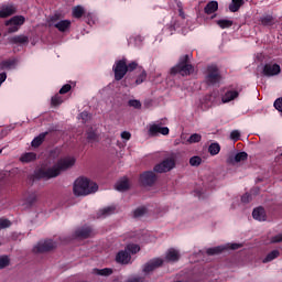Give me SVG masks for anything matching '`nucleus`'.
<instances>
[{
    "label": "nucleus",
    "instance_id": "14",
    "mask_svg": "<svg viewBox=\"0 0 282 282\" xmlns=\"http://www.w3.org/2000/svg\"><path fill=\"white\" fill-rule=\"evenodd\" d=\"M12 14H17V7H14V4L3 6L0 9V19H8V17H12Z\"/></svg>",
    "mask_w": 282,
    "mask_h": 282
},
{
    "label": "nucleus",
    "instance_id": "7",
    "mask_svg": "<svg viewBox=\"0 0 282 282\" xmlns=\"http://www.w3.org/2000/svg\"><path fill=\"white\" fill-rule=\"evenodd\" d=\"M172 169H175V160L165 159L161 163L156 164L153 171L154 173H169Z\"/></svg>",
    "mask_w": 282,
    "mask_h": 282
},
{
    "label": "nucleus",
    "instance_id": "46",
    "mask_svg": "<svg viewBox=\"0 0 282 282\" xmlns=\"http://www.w3.org/2000/svg\"><path fill=\"white\" fill-rule=\"evenodd\" d=\"M129 107H133L134 109H142V102L138 99H130L128 101Z\"/></svg>",
    "mask_w": 282,
    "mask_h": 282
},
{
    "label": "nucleus",
    "instance_id": "4",
    "mask_svg": "<svg viewBox=\"0 0 282 282\" xmlns=\"http://www.w3.org/2000/svg\"><path fill=\"white\" fill-rule=\"evenodd\" d=\"M205 80L207 85H219L221 83V73H219V67L215 64L207 66Z\"/></svg>",
    "mask_w": 282,
    "mask_h": 282
},
{
    "label": "nucleus",
    "instance_id": "64",
    "mask_svg": "<svg viewBox=\"0 0 282 282\" xmlns=\"http://www.w3.org/2000/svg\"><path fill=\"white\" fill-rule=\"evenodd\" d=\"M281 155H282V153H281Z\"/></svg>",
    "mask_w": 282,
    "mask_h": 282
},
{
    "label": "nucleus",
    "instance_id": "33",
    "mask_svg": "<svg viewBox=\"0 0 282 282\" xmlns=\"http://www.w3.org/2000/svg\"><path fill=\"white\" fill-rule=\"evenodd\" d=\"M17 65L15 59H6L0 63V68L1 69H12Z\"/></svg>",
    "mask_w": 282,
    "mask_h": 282
},
{
    "label": "nucleus",
    "instance_id": "54",
    "mask_svg": "<svg viewBox=\"0 0 282 282\" xmlns=\"http://www.w3.org/2000/svg\"><path fill=\"white\" fill-rule=\"evenodd\" d=\"M121 138H122V140H131V132H129V131H123V132L121 133Z\"/></svg>",
    "mask_w": 282,
    "mask_h": 282
},
{
    "label": "nucleus",
    "instance_id": "2",
    "mask_svg": "<svg viewBox=\"0 0 282 282\" xmlns=\"http://www.w3.org/2000/svg\"><path fill=\"white\" fill-rule=\"evenodd\" d=\"M74 195L77 197L91 195V193H96L98 191V184L89 181L87 177H79L74 183Z\"/></svg>",
    "mask_w": 282,
    "mask_h": 282
},
{
    "label": "nucleus",
    "instance_id": "16",
    "mask_svg": "<svg viewBox=\"0 0 282 282\" xmlns=\"http://www.w3.org/2000/svg\"><path fill=\"white\" fill-rule=\"evenodd\" d=\"M165 261H167V263H175L180 261V252L175 249H169L165 254Z\"/></svg>",
    "mask_w": 282,
    "mask_h": 282
},
{
    "label": "nucleus",
    "instance_id": "3",
    "mask_svg": "<svg viewBox=\"0 0 282 282\" xmlns=\"http://www.w3.org/2000/svg\"><path fill=\"white\" fill-rule=\"evenodd\" d=\"M195 72V67L191 65V55H182L178 63L170 69L171 76H191Z\"/></svg>",
    "mask_w": 282,
    "mask_h": 282
},
{
    "label": "nucleus",
    "instance_id": "43",
    "mask_svg": "<svg viewBox=\"0 0 282 282\" xmlns=\"http://www.w3.org/2000/svg\"><path fill=\"white\" fill-rule=\"evenodd\" d=\"M12 226V221L8 218H0V230H4V228H10Z\"/></svg>",
    "mask_w": 282,
    "mask_h": 282
},
{
    "label": "nucleus",
    "instance_id": "58",
    "mask_svg": "<svg viewBox=\"0 0 282 282\" xmlns=\"http://www.w3.org/2000/svg\"><path fill=\"white\" fill-rule=\"evenodd\" d=\"M195 193L198 196V199H204V193L202 191H196Z\"/></svg>",
    "mask_w": 282,
    "mask_h": 282
},
{
    "label": "nucleus",
    "instance_id": "27",
    "mask_svg": "<svg viewBox=\"0 0 282 282\" xmlns=\"http://www.w3.org/2000/svg\"><path fill=\"white\" fill-rule=\"evenodd\" d=\"M281 256V251L279 250H272L267 254V257L262 260V263H270V261H274V259H279Z\"/></svg>",
    "mask_w": 282,
    "mask_h": 282
},
{
    "label": "nucleus",
    "instance_id": "30",
    "mask_svg": "<svg viewBox=\"0 0 282 282\" xmlns=\"http://www.w3.org/2000/svg\"><path fill=\"white\" fill-rule=\"evenodd\" d=\"M116 189L119 192L129 191V180L123 178L116 184Z\"/></svg>",
    "mask_w": 282,
    "mask_h": 282
},
{
    "label": "nucleus",
    "instance_id": "39",
    "mask_svg": "<svg viewBox=\"0 0 282 282\" xmlns=\"http://www.w3.org/2000/svg\"><path fill=\"white\" fill-rule=\"evenodd\" d=\"M217 25L221 28V30H226L228 28H232V21L231 20H218Z\"/></svg>",
    "mask_w": 282,
    "mask_h": 282
},
{
    "label": "nucleus",
    "instance_id": "24",
    "mask_svg": "<svg viewBox=\"0 0 282 282\" xmlns=\"http://www.w3.org/2000/svg\"><path fill=\"white\" fill-rule=\"evenodd\" d=\"M235 98H239V91L237 90H228L221 98L223 102H231Z\"/></svg>",
    "mask_w": 282,
    "mask_h": 282
},
{
    "label": "nucleus",
    "instance_id": "37",
    "mask_svg": "<svg viewBox=\"0 0 282 282\" xmlns=\"http://www.w3.org/2000/svg\"><path fill=\"white\" fill-rule=\"evenodd\" d=\"M126 250L128 251L129 254H138V252L140 251V245L130 243L126 246Z\"/></svg>",
    "mask_w": 282,
    "mask_h": 282
},
{
    "label": "nucleus",
    "instance_id": "31",
    "mask_svg": "<svg viewBox=\"0 0 282 282\" xmlns=\"http://www.w3.org/2000/svg\"><path fill=\"white\" fill-rule=\"evenodd\" d=\"M241 6H243V0H231L229 4L230 12H239Z\"/></svg>",
    "mask_w": 282,
    "mask_h": 282
},
{
    "label": "nucleus",
    "instance_id": "35",
    "mask_svg": "<svg viewBox=\"0 0 282 282\" xmlns=\"http://www.w3.org/2000/svg\"><path fill=\"white\" fill-rule=\"evenodd\" d=\"M140 68H143L142 66H139L138 65V62L133 61V62H130L129 64H127V72L128 74H131V72H137L139 73L140 72Z\"/></svg>",
    "mask_w": 282,
    "mask_h": 282
},
{
    "label": "nucleus",
    "instance_id": "21",
    "mask_svg": "<svg viewBox=\"0 0 282 282\" xmlns=\"http://www.w3.org/2000/svg\"><path fill=\"white\" fill-rule=\"evenodd\" d=\"M72 26V21L69 20H61L59 22L54 24V28L58 30L59 32H67L69 28Z\"/></svg>",
    "mask_w": 282,
    "mask_h": 282
},
{
    "label": "nucleus",
    "instance_id": "28",
    "mask_svg": "<svg viewBox=\"0 0 282 282\" xmlns=\"http://www.w3.org/2000/svg\"><path fill=\"white\" fill-rule=\"evenodd\" d=\"M36 200H37L36 194L32 193L29 195L28 198L24 199L23 206H25L26 208H32L34 204H36Z\"/></svg>",
    "mask_w": 282,
    "mask_h": 282
},
{
    "label": "nucleus",
    "instance_id": "61",
    "mask_svg": "<svg viewBox=\"0 0 282 282\" xmlns=\"http://www.w3.org/2000/svg\"><path fill=\"white\" fill-rule=\"evenodd\" d=\"M3 153V150L0 149V154Z\"/></svg>",
    "mask_w": 282,
    "mask_h": 282
},
{
    "label": "nucleus",
    "instance_id": "29",
    "mask_svg": "<svg viewBox=\"0 0 282 282\" xmlns=\"http://www.w3.org/2000/svg\"><path fill=\"white\" fill-rule=\"evenodd\" d=\"M137 79H135V85H142L144 80H147V70L143 68H139V72L137 73Z\"/></svg>",
    "mask_w": 282,
    "mask_h": 282
},
{
    "label": "nucleus",
    "instance_id": "19",
    "mask_svg": "<svg viewBox=\"0 0 282 282\" xmlns=\"http://www.w3.org/2000/svg\"><path fill=\"white\" fill-rule=\"evenodd\" d=\"M45 138H47V132L40 133L37 137H35L32 140L31 147H33V149H39V147H41V144H43V142H45Z\"/></svg>",
    "mask_w": 282,
    "mask_h": 282
},
{
    "label": "nucleus",
    "instance_id": "17",
    "mask_svg": "<svg viewBox=\"0 0 282 282\" xmlns=\"http://www.w3.org/2000/svg\"><path fill=\"white\" fill-rule=\"evenodd\" d=\"M219 10V2L213 0V1H209L205 8H204V12L205 14H215L217 11Z\"/></svg>",
    "mask_w": 282,
    "mask_h": 282
},
{
    "label": "nucleus",
    "instance_id": "60",
    "mask_svg": "<svg viewBox=\"0 0 282 282\" xmlns=\"http://www.w3.org/2000/svg\"><path fill=\"white\" fill-rule=\"evenodd\" d=\"M128 282H140V279L134 278V279L128 280Z\"/></svg>",
    "mask_w": 282,
    "mask_h": 282
},
{
    "label": "nucleus",
    "instance_id": "48",
    "mask_svg": "<svg viewBox=\"0 0 282 282\" xmlns=\"http://www.w3.org/2000/svg\"><path fill=\"white\" fill-rule=\"evenodd\" d=\"M230 138L231 140H234V142H239V139L241 138V132H239V130H232L230 133Z\"/></svg>",
    "mask_w": 282,
    "mask_h": 282
},
{
    "label": "nucleus",
    "instance_id": "10",
    "mask_svg": "<svg viewBox=\"0 0 282 282\" xmlns=\"http://www.w3.org/2000/svg\"><path fill=\"white\" fill-rule=\"evenodd\" d=\"M262 74L268 78L279 76L281 74V66L279 64H265L262 68Z\"/></svg>",
    "mask_w": 282,
    "mask_h": 282
},
{
    "label": "nucleus",
    "instance_id": "23",
    "mask_svg": "<svg viewBox=\"0 0 282 282\" xmlns=\"http://www.w3.org/2000/svg\"><path fill=\"white\" fill-rule=\"evenodd\" d=\"M184 25V22L175 19L171 22V24L169 26L165 28L166 32H170V34L172 35L173 32H175V30H180V28H182Z\"/></svg>",
    "mask_w": 282,
    "mask_h": 282
},
{
    "label": "nucleus",
    "instance_id": "42",
    "mask_svg": "<svg viewBox=\"0 0 282 282\" xmlns=\"http://www.w3.org/2000/svg\"><path fill=\"white\" fill-rule=\"evenodd\" d=\"M248 160V153L239 152L235 155V162H246Z\"/></svg>",
    "mask_w": 282,
    "mask_h": 282
},
{
    "label": "nucleus",
    "instance_id": "9",
    "mask_svg": "<svg viewBox=\"0 0 282 282\" xmlns=\"http://www.w3.org/2000/svg\"><path fill=\"white\" fill-rule=\"evenodd\" d=\"M163 265H164V259L153 258L143 265V272L145 274H149L150 272H153L154 270H158V268H162Z\"/></svg>",
    "mask_w": 282,
    "mask_h": 282
},
{
    "label": "nucleus",
    "instance_id": "51",
    "mask_svg": "<svg viewBox=\"0 0 282 282\" xmlns=\"http://www.w3.org/2000/svg\"><path fill=\"white\" fill-rule=\"evenodd\" d=\"M273 107L276 109V111H280L282 113V97L278 98L274 101Z\"/></svg>",
    "mask_w": 282,
    "mask_h": 282
},
{
    "label": "nucleus",
    "instance_id": "55",
    "mask_svg": "<svg viewBox=\"0 0 282 282\" xmlns=\"http://www.w3.org/2000/svg\"><path fill=\"white\" fill-rule=\"evenodd\" d=\"M178 15L182 19V21L186 20V13H184V9L182 7L178 8Z\"/></svg>",
    "mask_w": 282,
    "mask_h": 282
},
{
    "label": "nucleus",
    "instance_id": "15",
    "mask_svg": "<svg viewBox=\"0 0 282 282\" xmlns=\"http://www.w3.org/2000/svg\"><path fill=\"white\" fill-rule=\"evenodd\" d=\"M9 42L11 45H28L30 43V37L28 35H14L10 37Z\"/></svg>",
    "mask_w": 282,
    "mask_h": 282
},
{
    "label": "nucleus",
    "instance_id": "8",
    "mask_svg": "<svg viewBox=\"0 0 282 282\" xmlns=\"http://www.w3.org/2000/svg\"><path fill=\"white\" fill-rule=\"evenodd\" d=\"M139 182L142 186H153L158 182V175L153 171H145L140 175Z\"/></svg>",
    "mask_w": 282,
    "mask_h": 282
},
{
    "label": "nucleus",
    "instance_id": "12",
    "mask_svg": "<svg viewBox=\"0 0 282 282\" xmlns=\"http://www.w3.org/2000/svg\"><path fill=\"white\" fill-rule=\"evenodd\" d=\"M170 131L171 130H169V127H161L160 124L154 123L150 126L149 135L152 138L158 135V133H161V135H169Z\"/></svg>",
    "mask_w": 282,
    "mask_h": 282
},
{
    "label": "nucleus",
    "instance_id": "49",
    "mask_svg": "<svg viewBox=\"0 0 282 282\" xmlns=\"http://www.w3.org/2000/svg\"><path fill=\"white\" fill-rule=\"evenodd\" d=\"M191 166H199L202 164V159L199 156H192L189 159Z\"/></svg>",
    "mask_w": 282,
    "mask_h": 282
},
{
    "label": "nucleus",
    "instance_id": "13",
    "mask_svg": "<svg viewBox=\"0 0 282 282\" xmlns=\"http://www.w3.org/2000/svg\"><path fill=\"white\" fill-rule=\"evenodd\" d=\"M116 261L121 265H129V263H131V253H129L127 249L121 250L117 253Z\"/></svg>",
    "mask_w": 282,
    "mask_h": 282
},
{
    "label": "nucleus",
    "instance_id": "11",
    "mask_svg": "<svg viewBox=\"0 0 282 282\" xmlns=\"http://www.w3.org/2000/svg\"><path fill=\"white\" fill-rule=\"evenodd\" d=\"M56 248V242L53 240H45L44 242H39L37 246L33 248L34 252H50Z\"/></svg>",
    "mask_w": 282,
    "mask_h": 282
},
{
    "label": "nucleus",
    "instance_id": "26",
    "mask_svg": "<svg viewBox=\"0 0 282 282\" xmlns=\"http://www.w3.org/2000/svg\"><path fill=\"white\" fill-rule=\"evenodd\" d=\"M36 161V153L34 152H26L21 155L20 162H23L25 164H30V162Z\"/></svg>",
    "mask_w": 282,
    "mask_h": 282
},
{
    "label": "nucleus",
    "instance_id": "53",
    "mask_svg": "<svg viewBox=\"0 0 282 282\" xmlns=\"http://www.w3.org/2000/svg\"><path fill=\"white\" fill-rule=\"evenodd\" d=\"M281 241H282V234H279L271 238V243H281Z\"/></svg>",
    "mask_w": 282,
    "mask_h": 282
},
{
    "label": "nucleus",
    "instance_id": "63",
    "mask_svg": "<svg viewBox=\"0 0 282 282\" xmlns=\"http://www.w3.org/2000/svg\"><path fill=\"white\" fill-rule=\"evenodd\" d=\"M212 19H215V15H213Z\"/></svg>",
    "mask_w": 282,
    "mask_h": 282
},
{
    "label": "nucleus",
    "instance_id": "52",
    "mask_svg": "<svg viewBox=\"0 0 282 282\" xmlns=\"http://www.w3.org/2000/svg\"><path fill=\"white\" fill-rule=\"evenodd\" d=\"M69 91H72V85L66 84L64 85L61 89H59V94H69Z\"/></svg>",
    "mask_w": 282,
    "mask_h": 282
},
{
    "label": "nucleus",
    "instance_id": "34",
    "mask_svg": "<svg viewBox=\"0 0 282 282\" xmlns=\"http://www.w3.org/2000/svg\"><path fill=\"white\" fill-rule=\"evenodd\" d=\"M86 139L88 140V142H98V134L96 133V131H94L93 128H89L86 132Z\"/></svg>",
    "mask_w": 282,
    "mask_h": 282
},
{
    "label": "nucleus",
    "instance_id": "38",
    "mask_svg": "<svg viewBox=\"0 0 282 282\" xmlns=\"http://www.w3.org/2000/svg\"><path fill=\"white\" fill-rule=\"evenodd\" d=\"M219 151H221L219 143H212L208 148L210 155H218Z\"/></svg>",
    "mask_w": 282,
    "mask_h": 282
},
{
    "label": "nucleus",
    "instance_id": "36",
    "mask_svg": "<svg viewBox=\"0 0 282 282\" xmlns=\"http://www.w3.org/2000/svg\"><path fill=\"white\" fill-rule=\"evenodd\" d=\"M83 14H85V9L82 6H77L73 9L74 19H83Z\"/></svg>",
    "mask_w": 282,
    "mask_h": 282
},
{
    "label": "nucleus",
    "instance_id": "50",
    "mask_svg": "<svg viewBox=\"0 0 282 282\" xmlns=\"http://www.w3.org/2000/svg\"><path fill=\"white\" fill-rule=\"evenodd\" d=\"M241 202L242 204H250V202H252V194L246 193L245 195H242Z\"/></svg>",
    "mask_w": 282,
    "mask_h": 282
},
{
    "label": "nucleus",
    "instance_id": "44",
    "mask_svg": "<svg viewBox=\"0 0 282 282\" xmlns=\"http://www.w3.org/2000/svg\"><path fill=\"white\" fill-rule=\"evenodd\" d=\"M8 265H10V258H8V256L0 257V270L8 268Z\"/></svg>",
    "mask_w": 282,
    "mask_h": 282
},
{
    "label": "nucleus",
    "instance_id": "18",
    "mask_svg": "<svg viewBox=\"0 0 282 282\" xmlns=\"http://www.w3.org/2000/svg\"><path fill=\"white\" fill-rule=\"evenodd\" d=\"M77 239H89L91 237V227H84L75 231Z\"/></svg>",
    "mask_w": 282,
    "mask_h": 282
},
{
    "label": "nucleus",
    "instance_id": "5",
    "mask_svg": "<svg viewBox=\"0 0 282 282\" xmlns=\"http://www.w3.org/2000/svg\"><path fill=\"white\" fill-rule=\"evenodd\" d=\"M25 23V17L23 15H14L11 19L4 22V25L8 28V34H14L18 30H20L21 25Z\"/></svg>",
    "mask_w": 282,
    "mask_h": 282
},
{
    "label": "nucleus",
    "instance_id": "6",
    "mask_svg": "<svg viewBox=\"0 0 282 282\" xmlns=\"http://www.w3.org/2000/svg\"><path fill=\"white\" fill-rule=\"evenodd\" d=\"M112 72L115 73V80H122L128 74L127 58L117 61L112 67Z\"/></svg>",
    "mask_w": 282,
    "mask_h": 282
},
{
    "label": "nucleus",
    "instance_id": "40",
    "mask_svg": "<svg viewBox=\"0 0 282 282\" xmlns=\"http://www.w3.org/2000/svg\"><path fill=\"white\" fill-rule=\"evenodd\" d=\"M187 142L189 144H196L197 142H202V134L199 133L191 134V137L187 139Z\"/></svg>",
    "mask_w": 282,
    "mask_h": 282
},
{
    "label": "nucleus",
    "instance_id": "20",
    "mask_svg": "<svg viewBox=\"0 0 282 282\" xmlns=\"http://www.w3.org/2000/svg\"><path fill=\"white\" fill-rule=\"evenodd\" d=\"M253 219L257 221H265V209L263 207H257L252 212Z\"/></svg>",
    "mask_w": 282,
    "mask_h": 282
},
{
    "label": "nucleus",
    "instance_id": "59",
    "mask_svg": "<svg viewBox=\"0 0 282 282\" xmlns=\"http://www.w3.org/2000/svg\"><path fill=\"white\" fill-rule=\"evenodd\" d=\"M251 193L253 195H259V187H256V188L251 189Z\"/></svg>",
    "mask_w": 282,
    "mask_h": 282
},
{
    "label": "nucleus",
    "instance_id": "57",
    "mask_svg": "<svg viewBox=\"0 0 282 282\" xmlns=\"http://www.w3.org/2000/svg\"><path fill=\"white\" fill-rule=\"evenodd\" d=\"M239 248H241V245L240 243H231L229 246V249L230 250H239Z\"/></svg>",
    "mask_w": 282,
    "mask_h": 282
},
{
    "label": "nucleus",
    "instance_id": "25",
    "mask_svg": "<svg viewBox=\"0 0 282 282\" xmlns=\"http://www.w3.org/2000/svg\"><path fill=\"white\" fill-rule=\"evenodd\" d=\"M224 250H228V247L218 246V247H214V248H208L206 250V253L208 254V257H215V254H221V252H224Z\"/></svg>",
    "mask_w": 282,
    "mask_h": 282
},
{
    "label": "nucleus",
    "instance_id": "41",
    "mask_svg": "<svg viewBox=\"0 0 282 282\" xmlns=\"http://www.w3.org/2000/svg\"><path fill=\"white\" fill-rule=\"evenodd\" d=\"M51 105L53 107H58V105H63V97L61 95H55L51 99Z\"/></svg>",
    "mask_w": 282,
    "mask_h": 282
},
{
    "label": "nucleus",
    "instance_id": "32",
    "mask_svg": "<svg viewBox=\"0 0 282 282\" xmlns=\"http://www.w3.org/2000/svg\"><path fill=\"white\" fill-rule=\"evenodd\" d=\"M116 213V206H108L99 210V217H109Z\"/></svg>",
    "mask_w": 282,
    "mask_h": 282
},
{
    "label": "nucleus",
    "instance_id": "22",
    "mask_svg": "<svg viewBox=\"0 0 282 282\" xmlns=\"http://www.w3.org/2000/svg\"><path fill=\"white\" fill-rule=\"evenodd\" d=\"M93 274H96L97 276H111V274H113V269H110V268H104V269L95 268V269H93Z\"/></svg>",
    "mask_w": 282,
    "mask_h": 282
},
{
    "label": "nucleus",
    "instance_id": "1",
    "mask_svg": "<svg viewBox=\"0 0 282 282\" xmlns=\"http://www.w3.org/2000/svg\"><path fill=\"white\" fill-rule=\"evenodd\" d=\"M76 164V159L72 156H66L57 161L55 165L48 169H39L34 172L33 177L35 180H52L54 177H58L63 171H67L72 169Z\"/></svg>",
    "mask_w": 282,
    "mask_h": 282
},
{
    "label": "nucleus",
    "instance_id": "47",
    "mask_svg": "<svg viewBox=\"0 0 282 282\" xmlns=\"http://www.w3.org/2000/svg\"><path fill=\"white\" fill-rule=\"evenodd\" d=\"M262 25H272V21H274V18L272 15H267L260 19Z\"/></svg>",
    "mask_w": 282,
    "mask_h": 282
},
{
    "label": "nucleus",
    "instance_id": "45",
    "mask_svg": "<svg viewBox=\"0 0 282 282\" xmlns=\"http://www.w3.org/2000/svg\"><path fill=\"white\" fill-rule=\"evenodd\" d=\"M144 215H147V209L145 207H138L134 212H133V217L138 218V217H144Z\"/></svg>",
    "mask_w": 282,
    "mask_h": 282
},
{
    "label": "nucleus",
    "instance_id": "62",
    "mask_svg": "<svg viewBox=\"0 0 282 282\" xmlns=\"http://www.w3.org/2000/svg\"><path fill=\"white\" fill-rule=\"evenodd\" d=\"M128 79H129V76L126 77V80H128Z\"/></svg>",
    "mask_w": 282,
    "mask_h": 282
},
{
    "label": "nucleus",
    "instance_id": "56",
    "mask_svg": "<svg viewBox=\"0 0 282 282\" xmlns=\"http://www.w3.org/2000/svg\"><path fill=\"white\" fill-rule=\"evenodd\" d=\"M80 116L84 122H87L89 120V113H87L86 111L82 112Z\"/></svg>",
    "mask_w": 282,
    "mask_h": 282
}]
</instances>
